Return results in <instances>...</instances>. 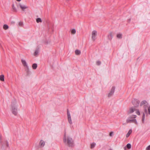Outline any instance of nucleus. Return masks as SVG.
I'll list each match as a JSON object with an SVG mask.
<instances>
[{
    "mask_svg": "<svg viewBox=\"0 0 150 150\" xmlns=\"http://www.w3.org/2000/svg\"><path fill=\"white\" fill-rule=\"evenodd\" d=\"M6 145L7 147H8V142L7 141L6 142Z\"/></svg>",
    "mask_w": 150,
    "mask_h": 150,
    "instance_id": "34",
    "label": "nucleus"
},
{
    "mask_svg": "<svg viewBox=\"0 0 150 150\" xmlns=\"http://www.w3.org/2000/svg\"><path fill=\"white\" fill-rule=\"evenodd\" d=\"M0 80L2 81H4V76L2 74L0 76Z\"/></svg>",
    "mask_w": 150,
    "mask_h": 150,
    "instance_id": "14",
    "label": "nucleus"
},
{
    "mask_svg": "<svg viewBox=\"0 0 150 150\" xmlns=\"http://www.w3.org/2000/svg\"><path fill=\"white\" fill-rule=\"evenodd\" d=\"M21 62L23 66L28 69V67L27 65V63L25 60L23 59H22L21 60Z\"/></svg>",
    "mask_w": 150,
    "mask_h": 150,
    "instance_id": "11",
    "label": "nucleus"
},
{
    "mask_svg": "<svg viewBox=\"0 0 150 150\" xmlns=\"http://www.w3.org/2000/svg\"><path fill=\"white\" fill-rule=\"evenodd\" d=\"M17 1H20L21 0H16Z\"/></svg>",
    "mask_w": 150,
    "mask_h": 150,
    "instance_id": "36",
    "label": "nucleus"
},
{
    "mask_svg": "<svg viewBox=\"0 0 150 150\" xmlns=\"http://www.w3.org/2000/svg\"><path fill=\"white\" fill-rule=\"evenodd\" d=\"M124 149L125 150H126V146H125L124 147Z\"/></svg>",
    "mask_w": 150,
    "mask_h": 150,
    "instance_id": "35",
    "label": "nucleus"
},
{
    "mask_svg": "<svg viewBox=\"0 0 150 150\" xmlns=\"http://www.w3.org/2000/svg\"><path fill=\"white\" fill-rule=\"evenodd\" d=\"M12 8H13V11H14L17 12V10L16 9V8L14 6V5L13 4L12 5Z\"/></svg>",
    "mask_w": 150,
    "mask_h": 150,
    "instance_id": "24",
    "label": "nucleus"
},
{
    "mask_svg": "<svg viewBox=\"0 0 150 150\" xmlns=\"http://www.w3.org/2000/svg\"><path fill=\"white\" fill-rule=\"evenodd\" d=\"M3 28L6 30L8 28V26L6 24H5L3 25Z\"/></svg>",
    "mask_w": 150,
    "mask_h": 150,
    "instance_id": "20",
    "label": "nucleus"
},
{
    "mask_svg": "<svg viewBox=\"0 0 150 150\" xmlns=\"http://www.w3.org/2000/svg\"><path fill=\"white\" fill-rule=\"evenodd\" d=\"M101 62L99 61H98L96 62V64L98 65H100L101 64Z\"/></svg>",
    "mask_w": 150,
    "mask_h": 150,
    "instance_id": "30",
    "label": "nucleus"
},
{
    "mask_svg": "<svg viewBox=\"0 0 150 150\" xmlns=\"http://www.w3.org/2000/svg\"><path fill=\"white\" fill-rule=\"evenodd\" d=\"M36 22L37 23H39L40 22H42V21L41 20V19L40 18H37L36 20Z\"/></svg>",
    "mask_w": 150,
    "mask_h": 150,
    "instance_id": "19",
    "label": "nucleus"
},
{
    "mask_svg": "<svg viewBox=\"0 0 150 150\" xmlns=\"http://www.w3.org/2000/svg\"><path fill=\"white\" fill-rule=\"evenodd\" d=\"M75 53L77 55H79L81 54V51L79 50H76L75 51Z\"/></svg>",
    "mask_w": 150,
    "mask_h": 150,
    "instance_id": "17",
    "label": "nucleus"
},
{
    "mask_svg": "<svg viewBox=\"0 0 150 150\" xmlns=\"http://www.w3.org/2000/svg\"><path fill=\"white\" fill-rule=\"evenodd\" d=\"M32 67L33 69H35L37 67V64L36 63L33 64L32 65Z\"/></svg>",
    "mask_w": 150,
    "mask_h": 150,
    "instance_id": "15",
    "label": "nucleus"
},
{
    "mask_svg": "<svg viewBox=\"0 0 150 150\" xmlns=\"http://www.w3.org/2000/svg\"><path fill=\"white\" fill-rule=\"evenodd\" d=\"M126 147L128 149H129L131 148V145L130 144L128 143L127 144Z\"/></svg>",
    "mask_w": 150,
    "mask_h": 150,
    "instance_id": "23",
    "label": "nucleus"
},
{
    "mask_svg": "<svg viewBox=\"0 0 150 150\" xmlns=\"http://www.w3.org/2000/svg\"><path fill=\"white\" fill-rule=\"evenodd\" d=\"M144 118H145V114L144 113H143V116H142V121L143 122L144 120Z\"/></svg>",
    "mask_w": 150,
    "mask_h": 150,
    "instance_id": "28",
    "label": "nucleus"
},
{
    "mask_svg": "<svg viewBox=\"0 0 150 150\" xmlns=\"http://www.w3.org/2000/svg\"><path fill=\"white\" fill-rule=\"evenodd\" d=\"M92 39L93 41H95L96 38L97 32L96 30H93L92 32Z\"/></svg>",
    "mask_w": 150,
    "mask_h": 150,
    "instance_id": "5",
    "label": "nucleus"
},
{
    "mask_svg": "<svg viewBox=\"0 0 150 150\" xmlns=\"http://www.w3.org/2000/svg\"><path fill=\"white\" fill-rule=\"evenodd\" d=\"M132 103L134 106V107L136 108L138 106L139 102L137 100H134L132 101Z\"/></svg>",
    "mask_w": 150,
    "mask_h": 150,
    "instance_id": "6",
    "label": "nucleus"
},
{
    "mask_svg": "<svg viewBox=\"0 0 150 150\" xmlns=\"http://www.w3.org/2000/svg\"><path fill=\"white\" fill-rule=\"evenodd\" d=\"M132 133V129L129 130V131L126 134V137H128Z\"/></svg>",
    "mask_w": 150,
    "mask_h": 150,
    "instance_id": "13",
    "label": "nucleus"
},
{
    "mask_svg": "<svg viewBox=\"0 0 150 150\" xmlns=\"http://www.w3.org/2000/svg\"><path fill=\"white\" fill-rule=\"evenodd\" d=\"M67 118H71V115L70 114L69 112V110H68V109H67Z\"/></svg>",
    "mask_w": 150,
    "mask_h": 150,
    "instance_id": "16",
    "label": "nucleus"
},
{
    "mask_svg": "<svg viewBox=\"0 0 150 150\" xmlns=\"http://www.w3.org/2000/svg\"><path fill=\"white\" fill-rule=\"evenodd\" d=\"M96 145V144L95 143H93L91 144V149L93 148Z\"/></svg>",
    "mask_w": 150,
    "mask_h": 150,
    "instance_id": "26",
    "label": "nucleus"
},
{
    "mask_svg": "<svg viewBox=\"0 0 150 150\" xmlns=\"http://www.w3.org/2000/svg\"><path fill=\"white\" fill-rule=\"evenodd\" d=\"M71 33L72 34H75L76 33V30L75 29H73L71 30Z\"/></svg>",
    "mask_w": 150,
    "mask_h": 150,
    "instance_id": "25",
    "label": "nucleus"
},
{
    "mask_svg": "<svg viewBox=\"0 0 150 150\" xmlns=\"http://www.w3.org/2000/svg\"><path fill=\"white\" fill-rule=\"evenodd\" d=\"M108 38L109 40H111L113 37V33L112 32H110L108 36Z\"/></svg>",
    "mask_w": 150,
    "mask_h": 150,
    "instance_id": "12",
    "label": "nucleus"
},
{
    "mask_svg": "<svg viewBox=\"0 0 150 150\" xmlns=\"http://www.w3.org/2000/svg\"><path fill=\"white\" fill-rule=\"evenodd\" d=\"M19 25L20 26L22 27L23 25V23L21 22H20L19 23Z\"/></svg>",
    "mask_w": 150,
    "mask_h": 150,
    "instance_id": "29",
    "label": "nucleus"
},
{
    "mask_svg": "<svg viewBox=\"0 0 150 150\" xmlns=\"http://www.w3.org/2000/svg\"><path fill=\"white\" fill-rule=\"evenodd\" d=\"M117 37L118 38H121L122 37V34H118L117 35Z\"/></svg>",
    "mask_w": 150,
    "mask_h": 150,
    "instance_id": "21",
    "label": "nucleus"
},
{
    "mask_svg": "<svg viewBox=\"0 0 150 150\" xmlns=\"http://www.w3.org/2000/svg\"><path fill=\"white\" fill-rule=\"evenodd\" d=\"M140 106H143L144 110L145 113L147 114L148 112L150 115V105H149L148 102L145 100L142 101L140 104Z\"/></svg>",
    "mask_w": 150,
    "mask_h": 150,
    "instance_id": "1",
    "label": "nucleus"
},
{
    "mask_svg": "<svg viewBox=\"0 0 150 150\" xmlns=\"http://www.w3.org/2000/svg\"><path fill=\"white\" fill-rule=\"evenodd\" d=\"M146 150H150V145L146 148Z\"/></svg>",
    "mask_w": 150,
    "mask_h": 150,
    "instance_id": "31",
    "label": "nucleus"
},
{
    "mask_svg": "<svg viewBox=\"0 0 150 150\" xmlns=\"http://www.w3.org/2000/svg\"><path fill=\"white\" fill-rule=\"evenodd\" d=\"M64 142L69 146H72L74 145V141L69 136H66V133L64 134L63 138Z\"/></svg>",
    "mask_w": 150,
    "mask_h": 150,
    "instance_id": "2",
    "label": "nucleus"
},
{
    "mask_svg": "<svg viewBox=\"0 0 150 150\" xmlns=\"http://www.w3.org/2000/svg\"><path fill=\"white\" fill-rule=\"evenodd\" d=\"M135 111H136V113L138 115H140V112H139V110H138L136 109Z\"/></svg>",
    "mask_w": 150,
    "mask_h": 150,
    "instance_id": "27",
    "label": "nucleus"
},
{
    "mask_svg": "<svg viewBox=\"0 0 150 150\" xmlns=\"http://www.w3.org/2000/svg\"><path fill=\"white\" fill-rule=\"evenodd\" d=\"M19 5L20 8L23 11H24L25 9L28 8V7L26 6L21 4H20Z\"/></svg>",
    "mask_w": 150,
    "mask_h": 150,
    "instance_id": "10",
    "label": "nucleus"
},
{
    "mask_svg": "<svg viewBox=\"0 0 150 150\" xmlns=\"http://www.w3.org/2000/svg\"><path fill=\"white\" fill-rule=\"evenodd\" d=\"M68 122H69V123L71 125V124H72V122L71 117L69 118H68Z\"/></svg>",
    "mask_w": 150,
    "mask_h": 150,
    "instance_id": "22",
    "label": "nucleus"
},
{
    "mask_svg": "<svg viewBox=\"0 0 150 150\" xmlns=\"http://www.w3.org/2000/svg\"><path fill=\"white\" fill-rule=\"evenodd\" d=\"M115 87L113 86L110 92L109 93L108 95V97H111L114 94L115 90Z\"/></svg>",
    "mask_w": 150,
    "mask_h": 150,
    "instance_id": "7",
    "label": "nucleus"
},
{
    "mask_svg": "<svg viewBox=\"0 0 150 150\" xmlns=\"http://www.w3.org/2000/svg\"><path fill=\"white\" fill-rule=\"evenodd\" d=\"M135 108L132 107L130 108L127 112L128 114L132 113L134 111H135Z\"/></svg>",
    "mask_w": 150,
    "mask_h": 150,
    "instance_id": "9",
    "label": "nucleus"
},
{
    "mask_svg": "<svg viewBox=\"0 0 150 150\" xmlns=\"http://www.w3.org/2000/svg\"><path fill=\"white\" fill-rule=\"evenodd\" d=\"M39 52V49H37L35 51L34 55L35 56L37 55Z\"/></svg>",
    "mask_w": 150,
    "mask_h": 150,
    "instance_id": "18",
    "label": "nucleus"
},
{
    "mask_svg": "<svg viewBox=\"0 0 150 150\" xmlns=\"http://www.w3.org/2000/svg\"><path fill=\"white\" fill-rule=\"evenodd\" d=\"M45 144V142L44 141L42 140H40L39 144V146L40 148H43Z\"/></svg>",
    "mask_w": 150,
    "mask_h": 150,
    "instance_id": "8",
    "label": "nucleus"
},
{
    "mask_svg": "<svg viewBox=\"0 0 150 150\" xmlns=\"http://www.w3.org/2000/svg\"><path fill=\"white\" fill-rule=\"evenodd\" d=\"M137 116L136 115H132L129 117L126 120V122L127 123L131 122L134 123L136 124H137V121L135 119H134L136 118Z\"/></svg>",
    "mask_w": 150,
    "mask_h": 150,
    "instance_id": "4",
    "label": "nucleus"
},
{
    "mask_svg": "<svg viewBox=\"0 0 150 150\" xmlns=\"http://www.w3.org/2000/svg\"><path fill=\"white\" fill-rule=\"evenodd\" d=\"M11 111L15 115H17L18 114L17 106L16 101L12 102L11 106Z\"/></svg>",
    "mask_w": 150,
    "mask_h": 150,
    "instance_id": "3",
    "label": "nucleus"
},
{
    "mask_svg": "<svg viewBox=\"0 0 150 150\" xmlns=\"http://www.w3.org/2000/svg\"><path fill=\"white\" fill-rule=\"evenodd\" d=\"M2 136L1 135H0V143L1 142V139H2Z\"/></svg>",
    "mask_w": 150,
    "mask_h": 150,
    "instance_id": "33",
    "label": "nucleus"
},
{
    "mask_svg": "<svg viewBox=\"0 0 150 150\" xmlns=\"http://www.w3.org/2000/svg\"><path fill=\"white\" fill-rule=\"evenodd\" d=\"M113 132H110L109 135L111 137L113 135Z\"/></svg>",
    "mask_w": 150,
    "mask_h": 150,
    "instance_id": "32",
    "label": "nucleus"
}]
</instances>
